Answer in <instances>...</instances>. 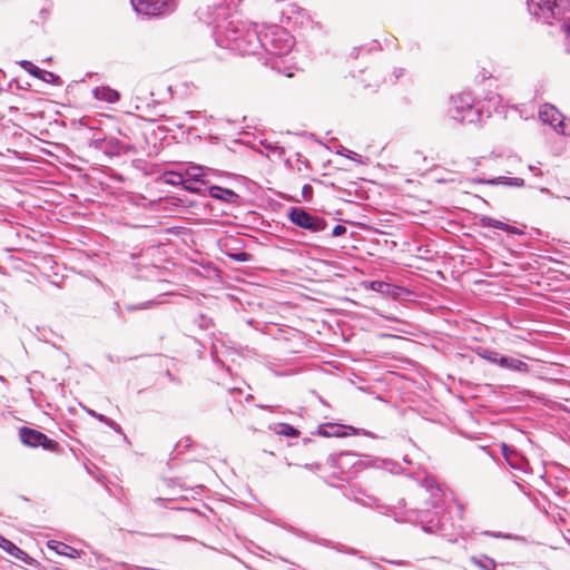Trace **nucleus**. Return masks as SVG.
<instances>
[{
	"mask_svg": "<svg viewBox=\"0 0 570 570\" xmlns=\"http://www.w3.org/2000/svg\"><path fill=\"white\" fill-rule=\"evenodd\" d=\"M131 3L137 13L149 17H158L176 8V0H131Z\"/></svg>",
	"mask_w": 570,
	"mask_h": 570,
	"instance_id": "nucleus-1",
	"label": "nucleus"
},
{
	"mask_svg": "<svg viewBox=\"0 0 570 570\" xmlns=\"http://www.w3.org/2000/svg\"><path fill=\"white\" fill-rule=\"evenodd\" d=\"M19 439L24 445L30 448L42 446L45 450L52 452L58 450V443L55 440L49 439L45 433L36 429L21 426L19 429Z\"/></svg>",
	"mask_w": 570,
	"mask_h": 570,
	"instance_id": "nucleus-2",
	"label": "nucleus"
},
{
	"mask_svg": "<svg viewBox=\"0 0 570 570\" xmlns=\"http://www.w3.org/2000/svg\"><path fill=\"white\" fill-rule=\"evenodd\" d=\"M540 119L549 124L553 129L561 135H570V120H567L564 116L552 105L546 104L540 108Z\"/></svg>",
	"mask_w": 570,
	"mask_h": 570,
	"instance_id": "nucleus-3",
	"label": "nucleus"
},
{
	"mask_svg": "<svg viewBox=\"0 0 570 570\" xmlns=\"http://www.w3.org/2000/svg\"><path fill=\"white\" fill-rule=\"evenodd\" d=\"M563 13L558 0H539L534 3L533 14L543 18L550 24L553 20H560Z\"/></svg>",
	"mask_w": 570,
	"mask_h": 570,
	"instance_id": "nucleus-4",
	"label": "nucleus"
},
{
	"mask_svg": "<svg viewBox=\"0 0 570 570\" xmlns=\"http://www.w3.org/2000/svg\"><path fill=\"white\" fill-rule=\"evenodd\" d=\"M453 109L450 110L451 117L461 122L465 121L468 115H478L473 108L471 95H459L452 98Z\"/></svg>",
	"mask_w": 570,
	"mask_h": 570,
	"instance_id": "nucleus-5",
	"label": "nucleus"
},
{
	"mask_svg": "<svg viewBox=\"0 0 570 570\" xmlns=\"http://www.w3.org/2000/svg\"><path fill=\"white\" fill-rule=\"evenodd\" d=\"M0 547L11 556L17 558L18 560L24 562L26 564L39 568L40 563L36 559L31 558L27 552L21 550L13 542H11L10 540L6 539L2 535H0Z\"/></svg>",
	"mask_w": 570,
	"mask_h": 570,
	"instance_id": "nucleus-6",
	"label": "nucleus"
},
{
	"mask_svg": "<svg viewBox=\"0 0 570 570\" xmlns=\"http://www.w3.org/2000/svg\"><path fill=\"white\" fill-rule=\"evenodd\" d=\"M289 217H291V220L299 227L312 229V230L317 229L316 219L303 209H299V208L293 209Z\"/></svg>",
	"mask_w": 570,
	"mask_h": 570,
	"instance_id": "nucleus-7",
	"label": "nucleus"
},
{
	"mask_svg": "<svg viewBox=\"0 0 570 570\" xmlns=\"http://www.w3.org/2000/svg\"><path fill=\"white\" fill-rule=\"evenodd\" d=\"M47 547L55 551L57 554L65 556L70 559L79 558L81 554V551L75 549L73 547L56 540H49L47 542Z\"/></svg>",
	"mask_w": 570,
	"mask_h": 570,
	"instance_id": "nucleus-8",
	"label": "nucleus"
},
{
	"mask_svg": "<svg viewBox=\"0 0 570 570\" xmlns=\"http://www.w3.org/2000/svg\"><path fill=\"white\" fill-rule=\"evenodd\" d=\"M209 195L213 198L224 200L229 204L236 203L239 197L235 191L219 186H212L209 188Z\"/></svg>",
	"mask_w": 570,
	"mask_h": 570,
	"instance_id": "nucleus-9",
	"label": "nucleus"
},
{
	"mask_svg": "<svg viewBox=\"0 0 570 570\" xmlns=\"http://www.w3.org/2000/svg\"><path fill=\"white\" fill-rule=\"evenodd\" d=\"M94 95L97 99L109 104L117 102L120 98V95L117 90L106 86L96 88Z\"/></svg>",
	"mask_w": 570,
	"mask_h": 570,
	"instance_id": "nucleus-10",
	"label": "nucleus"
},
{
	"mask_svg": "<svg viewBox=\"0 0 570 570\" xmlns=\"http://www.w3.org/2000/svg\"><path fill=\"white\" fill-rule=\"evenodd\" d=\"M499 364L503 367L511 368V370L519 371V372L528 371L527 363H524L520 360L513 358V357L500 356Z\"/></svg>",
	"mask_w": 570,
	"mask_h": 570,
	"instance_id": "nucleus-11",
	"label": "nucleus"
},
{
	"mask_svg": "<svg viewBox=\"0 0 570 570\" xmlns=\"http://www.w3.org/2000/svg\"><path fill=\"white\" fill-rule=\"evenodd\" d=\"M183 175H184L185 180L200 181L203 184H206L203 180L204 171L200 167H196V166L189 167L185 170V173Z\"/></svg>",
	"mask_w": 570,
	"mask_h": 570,
	"instance_id": "nucleus-12",
	"label": "nucleus"
},
{
	"mask_svg": "<svg viewBox=\"0 0 570 570\" xmlns=\"http://www.w3.org/2000/svg\"><path fill=\"white\" fill-rule=\"evenodd\" d=\"M21 66L23 67L24 70H27L30 75L35 76L36 78H39L41 80H46V78L43 76V73H46V72L40 70L32 62H30V61H22ZM47 73L49 76H52L51 72H47Z\"/></svg>",
	"mask_w": 570,
	"mask_h": 570,
	"instance_id": "nucleus-13",
	"label": "nucleus"
},
{
	"mask_svg": "<svg viewBox=\"0 0 570 570\" xmlns=\"http://www.w3.org/2000/svg\"><path fill=\"white\" fill-rule=\"evenodd\" d=\"M278 426L279 429L275 431L277 435H284L288 438H297L299 435V431L287 423H281Z\"/></svg>",
	"mask_w": 570,
	"mask_h": 570,
	"instance_id": "nucleus-14",
	"label": "nucleus"
},
{
	"mask_svg": "<svg viewBox=\"0 0 570 570\" xmlns=\"http://www.w3.org/2000/svg\"><path fill=\"white\" fill-rule=\"evenodd\" d=\"M166 183L170 185H183L184 175L181 173L176 171H167L165 173Z\"/></svg>",
	"mask_w": 570,
	"mask_h": 570,
	"instance_id": "nucleus-15",
	"label": "nucleus"
},
{
	"mask_svg": "<svg viewBox=\"0 0 570 570\" xmlns=\"http://www.w3.org/2000/svg\"><path fill=\"white\" fill-rule=\"evenodd\" d=\"M481 356L485 360L493 362V363H499V358H500V355L498 352L489 351V350H484L481 353Z\"/></svg>",
	"mask_w": 570,
	"mask_h": 570,
	"instance_id": "nucleus-16",
	"label": "nucleus"
},
{
	"mask_svg": "<svg viewBox=\"0 0 570 570\" xmlns=\"http://www.w3.org/2000/svg\"><path fill=\"white\" fill-rule=\"evenodd\" d=\"M196 183L197 181L184 179L183 187L190 193L198 194L200 191V189L196 186Z\"/></svg>",
	"mask_w": 570,
	"mask_h": 570,
	"instance_id": "nucleus-17",
	"label": "nucleus"
},
{
	"mask_svg": "<svg viewBox=\"0 0 570 570\" xmlns=\"http://www.w3.org/2000/svg\"><path fill=\"white\" fill-rule=\"evenodd\" d=\"M232 257H233L235 261H237V262H247V261H249L250 255H249L248 253L240 252V253H237V254L232 255Z\"/></svg>",
	"mask_w": 570,
	"mask_h": 570,
	"instance_id": "nucleus-18",
	"label": "nucleus"
},
{
	"mask_svg": "<svg viewBox=\"0 0 570 570\" xmlns=\"http://www.w3.org/2000/svg\"><path fill=\"white\" fill-rule=\"evenodd\" d=\"M493 227L495 228H499V229H502V230H507L509 225L500 222V220H493V223L491 224Z\"/></svg>",
	"mask_w": 570,
	"mask_h": 570,
	"instance_id": "nucleus-19",
	"label": "nucleus"
},
{
	"mask_svg": "<svg viewBox=\"0 0 570 570\" xmlns=\"http://www.w3.org/2000/svg\"><path fill=\"white\" fill-rule=\"evenodd\" d=\"M345 230H346V228H345L344 226H342V225H336V226L334 227V229H333V234H334L335 236H341L342 234H344V233H345Z\"/></svg>",
	"mask_w": 570,
	"mask_h": 570,
	"instance_id": "nucleus-20",
	"label": "nucleus"
},
{
	"mask_svg": "<svg viewBox=\"0 0 570 570\" xmlns=\"http://www.w3.org/2000/svg\"><path fill=\"white\" fill-rule=\"evenodd\" d=\"M562 29L563 31L566 32L567 36H570V18H568L563 24H562Z\"/></svg>",
	"mask_w": 570,
	"mask_h": 570,
	"instance_id": "nucleus-21",
	"label": "nucleus"
},
{
	"mask_svg": "<svg viewBox=\"0 0 570 570\" xmlns=\"http://www.w3.org/2000/svg\"><path fill=\"white\" fill-rule=\"evenodd\" d=\"M312 191H313V188H312V186H311V185H305V186L303 187V193H304V195H309V196H311V195H312Z\"/></svg>",
	"mask_w": 570,
	"mask_h": 570,
	"instance_id": "nucleus-22",
	"label": "nucleus"
},
{
	"mask_svg": "<svg viewBox=\"0 0 570 570\" xmlns=\"http://www.w3.org/2000/svg\"><path fill=\"white\" fill-rule=\"evenodd\" d=\"M502 452H503V454H504L505 456L508 455V446H507V444H503V445H502Z\"/></svg>",
	"mask_w": 570,
	"mask_h": 570,
	"instance_id": "nucleus-23",
	"label": "nucleus"
}]
</instances>
